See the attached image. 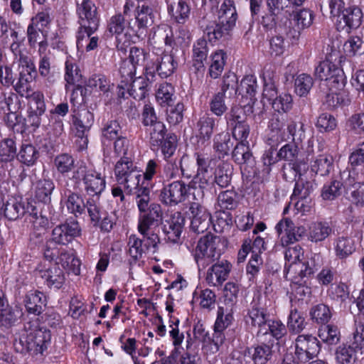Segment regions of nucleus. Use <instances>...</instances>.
I'll use <instances>...</instances> for the list:
<instances>
[{
  "instance_id": "57",
  "label": "nucleus",
  "mask_w": 364,
  "mask_h": 364,
  "mask_svg": "<svg viewBox=\"0 0 364 364\" xmlns=\"http://www.w3.org/2000/svg\"><path fill=\"white\" fill-rule=\"evenodd\" d=\"M346 83L347 77L343 68L339 67L333 70V74L328 77V81L325 82V86L328 87L329 90L341 92L343 90Z\"/></svg>"
},
{
  "instance_id": "46",
  "label": "nucleus",
  "mask_w": 364,
  "mask_h": 364,
  "mask_svg": "<svg viewBox=\"0 0 364 364\" xmlns=\"http://www.w3.org/2000/svg\"><path fill=\"white\" fill-rule=\"evenodd\" d=\"M87 167L85 164L77 165L71 172L65 175L68 180L65 181L70 184L69 188H72V191H77L81 188L82 184L84 183L87 173Z\"/></svg>"
},
{
  "instance_id": "25",
  "label": "nucleus",
  "mask_w": 364,
  "mask_h": 364,
  "mask_svg": "<svg viewBox=\"0 0 364 364\" xmlns=\"http://www.w3.org/2000/svg\"><path fill=\"white\" fill-rule=\"evenodd\" d=\"M28 337L33 355L42 353L48 348L51 341L50 331L44 327L30 330Z\"/></svg>"
},
{
  "instance_id": "36",
  "label": "nucleus",
  "mask_w": 364,
  "mask_h": 364,
  "mask_svg": "<svg viewBox=\"0 0 364 364\" xmlns=\"http://www.w3.org/2000/svg\"><path fill=\"white\" fill-rule=\"evenodd\" d=\"M227 58L226 53L223 50H217L210 56L208 75L213 79L218 78L223 70Z\"/></svg>"
},
{
  "instance_id": "55",
  "label": "nucleus",
  "mask_w": 364,
  "mask_h": 364,
  "mask_svg": "<svg viewBox=\"0 0 364 364\" xmlns=\"http://www.w3.org/2000/svg\"><path fill=\"white\" fill-rule=\"evenodd\" d=\"M16 156V142L14 139L7 138L0 141V160L6 165L14 161Z\"/></svg>"
},
{
  "instance_id": "13",
  "label": "nucleus",
  "mask_w": 364,
  "mask_h": 364,
  "mask_svg": "<svg viewBox=\"0 0 364 364\" xmlns=\"http://www.w3.org/2000/svg\"><path fill=\"white\" fill-rule=\"evenodd\" d=\"M78 23L83 28L90 31H97L100 25V16L97 8L91 0H82L77 5Z\"/></svg>"
},
{
  "instance_id": "23",
  "label": "nucleus",
  "mask_w": 364,
  "mask_h": 364,
  "mask_svg": "<svg viewBox=\"0 0 364 364\" xmlns=\"http://www.w3.org/2000/svg\"><path fill=\"white\" fill-rule=\"evenodd\" d=\"M341 180L344 177L348 178V181H345L346 186H352L351 188H347L346 191V198L356 207L362 208L364 206V191L361 189V185L356 181L355 177L352 176L350 171H343L340 173Z\"/></svg>"
},
{
  "instance_id": "43",
  "label": "nucleus",
  "mask_w": 364,
  "mask_h": 364,
  "mask_svg": "<svg viewBox=\"0 0 364 364\" xmlns=\"http://www.w3.org/2000/svg\"><path fill=\"white\" fill-rule=\"evenodd\" d=\"M264 88L262 96L269 102H271L277 95V83L279 78L277 75L269 70L263 74Z\"/></svg>"
},
{
  "instance_id": "15",
  "label": "nucleus",
  "mask_w": 364,
  "mask_h": 364,
  "mask_svg": "<svg viewBox=\"0 0 364 364\" xmlns=\"http://www.w3.org/2000/svg\"><path fill=\"white\" fill-rule=\"evenodd\" d=\"M278 235L285 232L286 237L281 239L282 245H287L301 240L305 235L307 236V231L304 226H295L293 221L285 218L281 220L275 226Z\"/></svg>"
},
{
  "instance_id": "56",
  "label": "nucleus",
  "mask_w": 364,
  "mask_h": 364,
  "mask_svg": "<svg viewBox=\"0 0 364 364\" xmlns=\"http://www.w3.org/2000/svg\"><path fill=\"white\" fill-rule=\"evenodd\" d=\"M333 160L332 156L320 155L311 165L312 171L321 176H328L333 169Z\"/></svg>"
},
{
  "instance_id": "17",
  "label": "nucleus",
  "mask_w": 364,
  "mask_h": 364,
  "mask_svg": "<svg viewBox=\"0 0 364 364\" xmlns=\"http://www.w3.org/2000/svg\"><path fill=\"white\" fill-rule=\"evenodd\" d=\"M36 276L50 289H61L65 282V274L58 264L36 270Z\"/></svg>"
},
{
  "instance_id": "29",
  "label": "nucleus",
  "mask_w": 364,
  "mask_h": 364,
  "mask_svg": "<svg viewBox=\"0 0 364 364\" xmlns=\"http://www.w3.org/2000/svg\"><path fill=\"white\" fill-rule=\"evenodd\" d=\"M322 265L321 257L320 255L314 254L310 258L299 262L294 267L298 271L296 275L301 279H309L316 271H318Z\"/></svg>"
},
{
  "instance_id": "8",
  "label": "nucleus",
  "mask_w": 364,
  "mask_h": 364,
  "mask_svg": "<svg viewBox=\"0 0 364 364\" xmlns=\"http://www.w3.org/2000/svg\"><path fill=\"white\" fill-rule=\"evenodd\" d=\"M18 78L14 85L16 91L21 96L31 91V83L36 78L38 70L29 56H21L18 60Z\"/></svg>"
},
{
  "instance_id": "7",
  "label": "nucleus",
  "mask_w": 364,
  "mask_h": 364,
  "mask_svg": "<svg viewBox=\"0 0 364 364\" xmlns=\"http://www.w3.org/2000/svg\"><path fill=\"white\" fill-rule=\"evenodd\" d=\"M196 193H193V201L189 203L188 211L191 218V229L197 234L203 233L210 224V214L203 205V199L196 198Z\"/></svg>"
},
{
  "instance_id": "54",
  "label": "nucleus",
  "mask_w": 364,
  "mask_h": 364,
  "mask_svg": "<svg viewBox=\"0 0 364 364\" xmlns=\"http://www.w3.org/2000/svg\"><path fill=\"white\" fill-rule=\"evenodd\" d=\"M226 97V95L218 92L211 96L208 102V107L212 114L218 117H221L223 114L227 113L228 107L225 103Z\"/></svg>"
},
{
  "instance_id": "42",
  "label": "nucleus",
  "mask_w": 364,
  "mask_h": 364,
  "mask_svg": "<svg viewBox=\"0 0 364 364\" xmlns=\"http://www.w3.org/2000/svg\"><path fill=\"white\" fill-rule=\"evenodd\" d=\"M316 188V184L313 181H304L303 178H297L291 199L312 198L311 195Z\"/></svg>"
},
{
  "instance_id": "45",
  "label": "nucleus",
  "mask_w": 364,
  "mask_h": 364,
  "mask_svg": "<svg viewBox=\"0 0 364 364\" xmlns=\"http://www.w3.org/2000/svg\"><path fill=\"white\" fill-rule=\"evenodd\" d=\"M318 337L327 345H336L341 339L340 330L334 324L326 323L321 326L318 328Z\"/></svg>"
},
{
  "instance_id": "39",
  "label": "nucleus",
  "mask_w": 364,
  "mask_h": 364,
  "mask_svg": "<svg viewBox=\"0 0 364 364\" xmlns=\"http://www.w3.org/2000/svg\"><path fill=\"white\" fill-rule=\"evenodd\" d=\"M149 41L151 43H164L166 46H172L174 43L173 31L171 26L167 24H161L154 31L152 36Z\"/></svg>"
},
{
  "instance_id": "4",
  "label": "nucleus",
  "mask_w": 364,
  "mask_h": 364,
  "mask_svg": "<svg viewBox=\"0 0 364 364\" xmlns=\"http://www.w3.org/2000/svg\"><path fill=\"white\" fill-rule=\"evenodd\" d=\"M158 228L150 227L149 230L142 232H139L142 235V239L138 237L136 235H131L129 237L127 247V253L130 257L129 263L131 266L136 264L146 251L151 250L155 253L159 250V245L161 242L160 237L156 232Z\"/></svg>"
},
{
  "instance_id": "28",
  "label": "nucleus",
  "mask_w": 364,
  "mask_h": 364,
  "mask_svg": "<svg viewBox=\"0 0 364 364\" xmlns=\"http://www.w3.org/2000/svg\"><path fill=\"white\" fill-rule=\"evenodd\" d=\"M192 51L193 67L196 72L203 73L205 70L204 62L209 52L207 41L204 38H198L193 43Z\"/></svg>"
},
{
  "instance_id": "38",
  "label": "nucleus",
  "mask_w": 364,
  "mask_h": 364,
  "mask_svg": "<svg viewBox=\"0 0 364 364\" xmlns=\"http://www.w3.org/2000/svg\"><path fill=\"white\" fill-rule=\"evenodd\" d=\"M234 146V141L229 133L221 132L215 136L213 149L220 159L228 156Z\"/></svg>"
},
{
  "instance_id": "61",
  "label": "nucleus",
  "mask_w": 364,
  "mask_h": 364,
  "mask_svg": "<svg viewBox=\"0 0 364 364\" xmlns=\"http://www.w3.org/2000/svg\"><path fill=\"white\" fill-rule=\"evenodd\" d=\"M287 333V326L279 320L271 319L265 326L264 336H271L277 341H279Z\"/></svg>"
},
{
  "instance_id": "30",
  "label": "nucleus",
  "mask_w": 364,
  "mask_h": 364,
  "mask_svg": "<svg viewBox=\"0 0 364 364\" xmlns=\"http://www.w3.org/2000/svg\"><path fill=\"white\" fill-rule=\"evenodd\" d=\"M237 14L232 0H224L218 12V21L232 30L235 27Z\"/></svg>"
},
{
  "instance_id": "40",
  "label": "nucleus",
  "mask_w": 364,
  "mask_h": 364,
  "mask_svg": "<svg viewBox=\"0 0 364 364\" xmlns=\"http://www.w3.org/2000/svg\"><path fill=\"white\" fill-rule=\"evenodd\" d=\"M343 182L336 178L332 179L331 181L326 183L321 190V196L325 200H333L343 193V184L345 181H348V178L344 177Z\"/></svg>"
},
{
  "instance_id": "47",
  "label": "nucleus",
  "mask_w": 364,
  "mask_h": 364,
  "mask_svg": "<svg viewBox=\"0 0 364 364\" xmlns=\"http://www.w3.org/2000/svg\"><path fill=\"white\" fill-rule=\"evenodd\" d=\"M273 343L267 344L262 342L252 348V358L254 364H266L271 360L273 354Z\"/></svg>"
},
{
  "instance_id": "5",
  "label": "nucleus",
  "mask_w": 364,
  "mask_h": 364,
  "mask_svg": "<svg viewBox=\"0 0 364 364\" xmlns=\"http://www.w3.org/2000/svg\"><path fill=\"white\" fill-rule=\"evenodd\" d=\"M355 329L353 333V341L350 344H343L336 350L337 364H355L357 360V353L364 352V323L355 321Z\"/></svg>"
},
{
  "instance_id": "6",
  "label": "nucleus",
  "mask_w": 364,
  "mask_h": 364,
  "mask_svg": "<svg viewBox=\"0 0 364 364\" xmlns=\"http://www.w3.org/2000/svg\"><path fill=\"white\" fill-rule=\"evenodd\" d=\"M177 63L173 56L170 54L163 53L161 55H152L146 61L144 66V75L147 80L155 81L158 75L161 78H166L174 72Z\"/></svg>"
},
{
  "instance_id": "48",
  "label": "nucleus",
  "mask_w": 364,
  "mask_h": 364,
  "mask_svg": "<svg viewBox=\"0 0 364 364\" xmlns=\"http://www.w3.org/2000/svg\"><path fill=\"white\" fill-rule=\"evenodd\" d=\"M17 159L21 164L31 166L35 164L39 157V152L31 144H23L18 154Z\"/></svg>"
},
{
  "instance_id": "64",
  "label": "nucleus",
  "mask_w": 364,
  "mask_h": 364,
  "mask_svg": "<svg viewBox=\"0 0 364 364\" xmlns=\"http://www.w3.org/2000/svg\"><path fill=\"white\" fill-rule=\"evenodd\" d=\"M313 85L314 80L311 76L306 73H301L295 79V92L300 97L306 96L310 92Z\"/></svg>"
},
{
  "instance_id": "3",
  "label": "nucleus",
  "mask_w": 364,
  "mask_h": 364,
  "mask_svg": "<svg viewBox=\"0 0 364 364\" xmlns=\"http://www.w3.org/2000/svg\"><path fill=\"white\" fill-rule=\"evenodd\" d=\"M227 245L225 238L210 232L201 237L192 253L199 272L218 261Z\"/></svg>"
},
{
  "instance_id": "27",
  "label": "nucleus",
  "mask_w": 364,
  "mask_h": 364,
  "mask_svg": "<svg viewBox=\"0 0 364 364\" xmlns=\"http://www.w3.org/2000/svg\"><path fill=\"white\" fill-rule=\"evenodd\" d=\"M72 122L76 131L90 132L95 122L94 114L82 106L72 107Z\"/></svg>"
},
{
  "instance_id": "31",
  "label": "nucleus",
  "mask_w": 364,
  "mask_h": 364,
  "mask_svg": "<svg viewBox=\"0 0 364 364\" xmlns=\"http://www.w3.org/2000/svg\"><path fill=\"white\" fill-rule=\"evenodd\" d=\"M217 119L208 113L200 117L196 124L198 136L203 141H209L217 126Z\"/></svg>"
},
{
  "instance_id": "10",
  "label": "nucleus",
  "mask_w": 364,
  "mask_h": 364,
  "mask_svg": "<svg viewBox=\"0 0 364 364\" xmlns=\"http://www.w3.org/2000/svg\"><path fill=\"white\" fill-rule=\"evenodd\" d=\"M295 353L301 363H306L318 354L321 346L318 340L311 334L299 335L295 340Z\"/></svg>"
},
{
  "instance_id": "50",
  "label": "nucleus",
  "mask_w": 364,
  "mask_h": 364,
  "mask_svg": "<svg viewBox=\"0 0 364 364\" xmlns=\"http://www.w3.org/2000/svg\"><path fill=\"white\" fill-rule=\"evenodd\" d=\"M28 338V331L26 326L14 334L13 347L14 350L21 354L26 353H32L31 342Z\"/></svg>"
},
{
  "instance_id": "26",
  "label": "nucleus",
  "mask_w": 364,
  "mask_h": 364,
  "mask_svg": "<svg viewBox=\"0 0 364 364\" xmlns=\"http://www.w3.org/2000/svg\"><path fill=\"white\" fill-rule=\"evenodd\" d=\"M83 185L89 197H100L106 187L105 178L95 170L88 169Z\"/></svg>"
},
{
  "instance_id": "20",
  "label": "nucleus",
  "mask_w": 364,
  "mask_h": 364,
  "mask_svg": "<svg viewBox=\"0 0 364 364\" xmlns=\"http://www.w3.org/2000/svg\"><path fill=\"white\" fill-rule=\"evenodd\" d=\"M184 223L185 219L180 213L173 214L164 223L161 222L164 240L172 243H177L183 232Z\"/></svg>"
},
{
  "instance_id": "18",
  "label": "nucleus",
  "mask_w": 364,
  "mask_h": 364,
  "mask_svg": "<svg viewBox=\"0 0 364 364\" xmlns=\"http://www.w3.org/2000/svg\"><path fill=\"white\" fill-rule=\"evenodd\" d=\"M363 19V12L357 6H350L343 11L338 20H335L337 30L349 33L351 29L360 26Z\"/></svg>"
},
{
  "instance_id": "14",
  "label": "nucleus",
  "mask_w": 364,
  "mask_h": 364,
  "mask_svg": "<svg viewBox=\"0 0 364 364\" xmlns=\"http://www.w3.org/2000/svg\"><path fill=\"white\" fill-rule=\"evenodd\" d=\"M269 314L266 309L255 300L251 302L250 308L245 316V322L252 327L257 328L256 336L258 339L264 337L265 326L269 320Z\"/></svg>"
},
{
  "instance_id": "59",
  "label": "nucleus",
  "mask_w": 364,
  "mask_h": 364,
  "mask_svg": "<svg viewBox=\"0 0 364 364\" xmlns=\"http://www.w3.org/2000/svg\"><path fill=\"white\" fill-rule=\"evenodd\" d=\"M306 323L302 314L296 309L291 310L288 316L287 328L291 333L299 334L306 327Z\"/></svg>"
},
{
  "instance_id": "21",
  "label": "nucleus",
  "mask_w": 364,
  "mask_h": 364,
  "mask_svg": "<svg viewBox=\"0 0 364 364\" xmlns=\"http://www.w3.org/2000/svg\"><path fill=\"white\" fill-rule=\"evenodd\" d=\"M208 269L205 281L210 286L221 285L228 277L232 264L228 260L217 261Z\"/></svg>"
},
{
  "instance_id": "22",
  "label": "nucleus",
  "mask_w": 364,
  "mask_h": 364,
  "mask_svg": "<svg viewBox=\"0 0 364 364\" xmlns=\"http://www.w3.org/2000/svg\"><path fill=\"white\" fill-rule=\"evenodd\" d=\"M335 234L333 222L318 220L311 223L308 229L307 237L314 243L322 242L328 237Z\"/></svg>"
},
{
  "instance_id": "33",
  "label": "nucleus",
  "mask_w": 364,
  "mask_h": 364,
  "mask_svg": "<svg viewBox=\"0 0 364 364\" xmlns=\"http://www.w3.org/2000/svg\"><path fill=\"white\" fill-rule=\"evenodd\" d=\"M55 188V186L52 179H40L35 184V198L38 201L45 204L50 203L51 201V195Z\"/></svg>"
},
{
  "instance_id": "9",
  "label": "nucleus",
  "mask_w": 364,
  "mask_h": 364,
  "mask_svg": "<svg viewBox=\"0 0 364 364\" xmlns=\"http://www.w3.org/2000/svg\"><path fill=\"white\" fill-rule=\"evenodd\" d=\"M82 235V228L76 218H69L52 230L51 240L59 245H68Z\"/></svg>"
},
{
  "instance_id": "60",
  "label": "nucleus",
  "mask_w": 364,
  "mask_h": 364,
  "mask_svg": "<svg viewBox=\"0 0 364 364\" xmlns=\"http://www.w3.org/2000/svg\"><path fill=\"white\" fill-rule=\"evenodd\" d=\"M74 158L68 154H60L54 159V166L63 176L68 175L77 166Z\"/></svg>"
},
{
  "instance_id": "2",
  "label": "nucleus",
  "mask_w": 364,
  "mask_h": 364,
  "mask_svg": "<svg viewBox=\"0 0 364 364\" xmlns=\"http://www.w3.org/2000/svg\"><path fill=\"white\" fill-rule=\"evenodd\" d=\"M123 12L127 16L128 31L132 36L142 40L147 29L154 23L159 15V6L156 0H151L134 4V7L127 11L123 6Z\"/></svg>"
},
{
  "instance_id": "53",
  "label": "nucleus",
  "mask_w": 364,
  "mask_h": 364,
  "mask_svg": "<svg viewBox=\"0 0 364 364\" xmlns=\"http://www.w3.org/2000/svg\"><path fill=\"white\" fill-rule=\"evenodd\" d=\"M156 98L161 106H171L176 99L174 87L167 82L161 84L156 91Z\"/></svg>"
},
{
  "instance_id": "35",
  "label": "nucleus",
  "mask_w": 364,
  "mask_h": 364,
  "mask_svg": "<svg viewBox=\"0 0 364 364\" xmlns=\"http://www.w3.org/2000/svg\"><path fill=\"white\" fill-rule=\"evenodd\" d=\"M333 245L336 256L340 259L347 258L355 250L354 241L347 236L336 237Z\"/></svg>"
},
{
  "instance_id": "37",
  "label": "nucleus",
  "mask_w": 364,
  "mask_h": 364,
  "mask_svg": "<svg viewBox=\"0 0 364 364\" xmlns=\"http://www.w3.org/2000/svg\"><path fill=\"white\" fill-rule=\"evenodd\" d=\"M168 11L176 22L184 24L189 18L191 7L186 0H178L176 7L173 6L172 1L166 3Z\"/></svg>"
},
{
  "instance_id": "1",
  "label": "nucleus",
  "mask_w": 364,
  "mask_h": 364,
  "mask_svg": "<svg viewBox=\"0 0 364 364\" xmlns=\"http://www.w3.org/2000/svg\"><path fill=\"white\" fill-rule=\"evenodd\" d=\"M114 175L117 183L122 186L127 194L135 195V203L139 214L138 231L145 232L150 227L159 228L163 219L161 206L156 203H150L151 191L144 186L141 171L133 161L123 159L114 167Z\"/></svg>"
},
{
  "instance_id": "41",
  "label": "nucleus",
  "mask_w": 364,
  "mask_h": 364,
  "mask_svg": "<svg viewBox=\"0 0 364 364\" xmlns=\"http://www.w3.org/2000/svg\"><path fill=\"white\" fill-rule=\"evenodd\" d=\"M213 184L210 173L196 172V175L191 180V186L197 191L198 197L203 199L205 191H207Z\"/></svg>"
},
{
  "instance_id": "16",
  "label": "nucleus",
  "mask_w": 364,
  "mask_h": 364,
  "mask_svg": "<svg viewBox=\"0 0 364 364\" xmlns=\"http://www.w3.org/2000/svg\"><path fill=\"white\" fill-rule=\"evenodd\" d=\"M70 184L65 183L60 190L61 202L64 203L68 211L76 218L85 213V205L82 196L69 188Z\"/></svg>"
},
{
  "instance_id": "63",
  "label": "nucleus",
  "mask_w": 364,
  "mask_h": 364,
  "mask_svg": "<svg viewBox=\"0 0 364 364\" xmlns=\"http://www.w3.org/2000/svg\"><path fill=\"white\" fill-rule=\"evenodd\" d=\"M122 135V128L116 119L108 120L103 124L102 128V141L105 143V140H114Z\"/></svg>"
},
{
  "instance_id": "58",
  "label": "nucleus",
  "mask_w": 364,
  "mask_h": 364,
  "mask_svg": "<svg viewBox=\"0 0 364 364\" xmlns=\"http://www.w3.org/2000/svg\"><path fill=\"white\" fill-rule=\"evenodd\" d=\"M310 316L313 321L322 326L330 321L332 314L328 306L324 304H318L311 309Z\"/></svg>"
},
{
  "instance_id": "11",
  "label": "nucleus",
  "mask_w": 364,
  "mask_h": 364,
  "mask_svg": "<svg viewBox=\"0 0 364 364\" xmlns=\"http://www.w3.org/2000/svg\"><path fill=\"white\" fill-rule=\"evenodd\" d=\"M188 188L181 180L165 185L161 190L159 198L167 206H176L183 202L187 196Z\"/></svg>"
},
{
  "instance_id": "44",
  "label": "nucleus",
  "mask_w": 364,
  "mask_h": 364,
  "mask_svg": "<svg viewBox=\"0 0 364 364\" xmlns=\"http://www.w3.org/2000/svg\"><path fill=\"white\" fill-rule=\"evenodd\" d=\"M286 260L285 268L288 267V272H293L295 274L298 269L294 267L299 262H302L304 259V251L301 247L296 245L294 247H289L284 252Z\"/></svg>"
},
{
  "instance_id": "19",
  "label": "nucleus",
  "mask_w": 364,
  "mask_h": 364,
  "mask_svg": "<svg viewBox=\"0 0 364 364\" xmlns=\"http://www.w3.org/2000/svg\"><path fill=\"white\" fill-rule=\"evenodd\" d=\"M198 23L203 29L209 42L212 43H215L219 41H226L230 36L232 29L218 20L205 25L204 19H201L198 21Z\"/></svg>"
},
{
  "instance_id": "51",
  "label": "nucleus",
  "mask_w": 364,
  "mask_h": 364,
  "mask_svg": "<svg viewBox=\"0 0 364 364\" xmlns=\"http://www.w3.org/2000/svg\"><path fill=\"white\" fill-rule=\"evenodd\" d=\"M87 212L90 219V222L94 225L99 222L100 219H102L103 213L105 212L102 210L100 205V197H88L86 199L85 205V213Z\"/></svg>"
},
{
  "instance_id": "62",
  "label": "nucleus",
  "mask_w": 364,
  "mask_h": 364,
  "mask_svg": "<svg viewBox=\"0 0 364 364\" xmlns=\"http://www.w3.org/2000/svg\"><path fill=\"white\" fill-rule=\"evenodd\" d=\"M232 168L228 164H222L218 166L215 173L213 183H215L220 188L228 187L231 182Z\"/></svg>"
},
{
  "instance_id": "49",
  "label": "nucleus",
  "mask_w": 364,
  "mask_h": 364,
  "mask_svg": "<svg viewBox=\"0 0 364 364\" xmlns=\"http://www.w3.org/2000/svg\"><path fill=\"white\" fill-rule=\"evenodd\" d=\"M146 134L149 135V144L151 147L159 148L163 139L167 136V130L165 124L161 122L154 126L145 129Z\"/></svg>"
},
{
  "instance_id": "34",
  "label": "nucleus",
  "mask_w": 364,
  "mask_h": 364,
  "mask_svg": "<svg viewBox=\"0 0 364 364\" xmlns=\"http://www.w3.org/2000/svg\"><path fill=\"white\" fill-rule=\"evenodd\" d=\"M232 158L237 164H247L252 166L255 164V158L250 151L248 142L237 143L232 151Z\"/></svg>"
},
{
  "instance_id": "12",
  "label": "nucleus",
  "mask_w": 364,
  "mask_h": 364,
  "mask_svg": "<svg viewBox=\"0 0 364 364\" xmlns=\"http://www.w3.org/2000/svg\"><path fill=\"white\" fill-rule=\"evenodd\" d=\"M124 12L118 13L109 18L107 21V30L112 34L114 35L116 38V48L118 51H121L125 54L127 53V45L126 41L122 42V37H127L129 34L132 35L128 31L127 19Z\"/></svg>"
},
{
  "instance_id": "52",
  "label": "nucleus",
  "mask_w": 364,
  "mask_h": 364,
  "mask_svg": "<svg viewBox=\"0 0 364 364\" xmlns=\"http://www.w3.org/2000/svg\"><path fill=\"white\" fill-rule=\"evenodd\" d=\"M165 162L161 164L159 170V181H169L178 176V166L176 160L168 159H164Z\"/></svg>"
},
{
  "instance_id": "32",
  "label": "nucleus",
  "mask_w": 364,
  "mask_h": 364,
  "mask_svg": "<svg viewBox=\"0 0 364 364\" xmlns=\"http://www.w3.org/2000/svg\"><path fill=\"white\" fill-rule=\"evenodd\" d=\"M154 81L147 80V77H135L130 82L127 87L128 94L136 100H141L144 99L149 90V85Z\"/></svg>"
},
{
  "instance_id": "24",
  "label": "nucleus",
  "mask_w": 364,
  "mask_h": 364,
  "mask_svg": "<svg viewBox=\"0 0 364 364\" xmlns=\"http://www.w3.org/2000/svg\"><path fill=\"white\" fill-rule=\"evenodd\" d=\"M26 312L33 316H40L47 305L46 296L38 290H31L23 297Z\"/></svg>"
}]
</instances>
